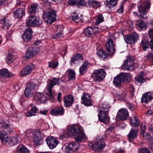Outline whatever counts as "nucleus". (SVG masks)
I'll return each mask as SVG.
<instances>
[{
  "label": "nucleus",
  "instance_id": "nucleus-30",
  "mask_svg": "<svg viewBox=\"0 0 153 153\" xmlns=\"http://www.w3.org/2000/svg\"><path fill=\"white\" fill-rule=\"evenodd\" d=\"M119 75L123 82H127L131 80V75L129 73L122 72Z\"/></svg>",
  "mask_w": 153,
  "mask_h": 153
},
{
  "label": "nucleus",
  "instance_id": "nucleus-39",
  "mask_svg": "<svg viewBox=\"0 0 153 153\" xmlns=\"http://www.w3.org/2000/svg\"><path fill=\"white\" fill-rule=\"evenodd\" d=\"M38 109L35 106H32L29 111L26 114V116L30 117L34 116L37 113Z\"/></svg>",
  "mask_w": 153,
  "mask_h": 153
},
{
  "label": "nucleus",
  "instance_id": "nucleus-48",
  "mask_svg": "<svg viewBox=\"0 0 153 153\" xmlns=\"http://www.w3.org/2000/svg\"><path fill=\"white\" fill-rule=\"evenodd\" d=\"M24 93L26 97H29L33 94L34 92L26 87L25 89Z\"/></svg>",
  "mask_w": 153,
  "mask_h": 153
},
{
  "label": "nucleus",
  "instance_id": "nucleus-45",
  "mask_svg": "<svg viewBox=\"0 0 153 153\" xmlns=\"http://www.w3.org/2000/svg\"><path fill=\"white\" fill-rule=\"evenodd\" d=\"M70 18L76 22H78L81 20V19L79 17L78 14L75 13H71Z\"/></svg>",
  "mask_w": 153,
  "mask_h": 153
},
{
  "label": "nucleus",
  "instance_id": "nucleus-51",
  "mask_svg": "<svg viewBox=\"0 0 153 153\" xmlns=\"http://www.w3.org/2000/svg\"><path fill=\"white\" fill-rule=\"evenodd\" d=\"M58 63L57 62L52 61L48 62L49 67L51 68H55L58 66Z\"/></svg>",
  "mask_w": 153,
  "mask_h": 153
},
{
  "label": "nucleus",
  "instance_id": "nucleus-24",
  "mask_svg": "<svg viewBox=\"0 0 153 153\" xmlns=\"http://www.w3.org/2000/svg\"><path fill=\"white\" fill-rule=\"evenodd\" d=\"M83 60L81 54L80 53L77 54L75 56L72 57L71 60V66L76 65H77L79 64L80 60Z\"/></svg>",
  "mask_w": 153,
  "mask_h": 153
},
{
  "label": "nucleus",
  "instance_id": "nucleus-42",
  "mask_svg": "<svg viewBox=\"0 0 153 153\" xmlns=\"http://www.w3.org/2000/svg\"><path fill=\"white\" fill-rule=\"evenodd\" d=\"M39 8V5L36 4H31L30 8L29 11L31 14L35 13Z\"/></svg>",
  "mask_w": 153,
  "mask_h": 153
},
{
  "label": "nucleus",
  "instance_id": "nucleus-49",
  "mask_svg": "<svg viewBox=\"0 0 153 153\" xmlns=\"http://www.w3.org/2000/svg\"><path fill=\"white\" fill-rule=\"evenodd\" d=\"M62 34V33H59L58 32L57 33L53 35L52 38L54 39L60 40L63 37Z\"/></svg>",
  "mask_w": 153,
  "mask_h": 153
},
{
  "label": "nucleus",
  "instance_id": "nucleus-7",
  "mask_svg": "<svg viewBox=\"0 0 153 153\" xmlns=\"http://www.w3.org/2000/svg\"><path fill=\"white\" fill-rule=\"evenodd\" d=\"M50 83L47 87L48 91L47 94L50 97L53 98V96L52 90L54 86L59 84L61 82V80L59 78L53 77L52 80H50Z\"/></svg>",
  "mask_w": 153,
  "mask_h": 153
},
{
  "label": "nucleus",
  "instance_id": "nucleus-13",
  "mask_svg": "<svg viewBox=\"0 0 153 153\" xmlns=\"http://www.w3.org/2000/svg\"><path fill=\"white\" fill-rule=\"evenodd\" d=\"M99 31V28L95 27H88L85 29L83 33L85 36L89 37L92 35L95 34L96 33Z\"/></svg>",
  "mask_w": 153,
  "mask_h": 153
},
{
  "label": "nucleus",
  "instance_id": "nucleus-27",
  "mask_svg": "<svg viewBox=\"0 0 153 153\" xmlns=\"http://www.w3.org/2000/svg\"><path fill=\"white\" fill-rule=\"evenodd\" d=\"M13 74L10 72L6 69H2L0 70V77L3 78H7L12 76Z\"/></svg>",
  "mask_w": 153,
  "mask_h": 153
},
{
  "label": "nucleus",
  "instance_id": "nucleus-36",
  "mask_svg": "<svg viewBox=\"0 0 153 153\" xmlns=\"http://www.w3.org/2000/svg\"><path fill=\"white\" fill-rule=\"evenodd\" d=\"M122 81L119 75L114 78L113 83L116 87L118 88L121 86L122 84Z\"/></svg>",
  "mask_w": 153,
  "mask_h": 153
},
{
  "label": "nucleus",
  "instance_id": "nucleus-21",
  "mask_svg": "<svg viewBox=\"0 0 153 153\" xmlns=\"http://www.w3.org/2000/svg\"><path fill=\"white\" fill-rule=\"evenodd\" d=\"M0 23L2 25V28L4 29H7L11 26L10 23V19L7 16L2 17L1 19Z\"/></svg>",
  "mask_w": 153,
  "mask_h": 153
},
{
  "label": "nucleus",
  "instance_id": "nucleus-43",
  "mask_svg": "<svg viewBox=\"0 0 153 153\" xmlns=\"http://www.w3.org/2000/svg\"><path fill=\"white\" fill-rule=\"evenodd\" d=\"M141 47H142L144 51L149 47L148 41L146 38H143L140 44Z\"/></svg>",
  "mask_w": 153,
  "mask_h": 153
},
{
  "label": "nucleus",
  "instance_id": "nucleus-38",
  "mask_svg": "<svg viewBox=\"0 0 153 153\" xmlns=\"http://www.w3.org/2000/svg\"><path fill=\"white\" fill-rule=\"evenodd\" d=\"M104 3L107 7L111 8L114 7L117 2L116 0H106L105 1Z\"/></svg>",
  "mask_w": 153,
  "mask_h": 153
},
{
  "label": "nucleus",
  "instance_id": "nucleus-61",
  "mask_svg": "<svg viewBox=\"0 0 153 153\" xmlns=\"http://www.w3.org/2000/svg\"><path fill=\"white\" fill-rule=\"evenodd\" d=\"M10 139L7 135L1 141L3 142L4 141L6 144H9Z\"/></svg>",
  "mask_w": 153,
  "mask_h": 153
},
{
  "label": "nucleus",
  "instance_id": "nucleus-18",
  "mask_svg": "<svg viewBox=\"0 0 153 153\" xmlns=\"http://www.w3.org/2000/svg\"><path fill=\"white\" fill-rule=\"evenodd\" d=\"M138 38V35L136 33L132 35H126L124 36L125 42L128 44H134Z\"/></svg>",
  "mask_w": 153,
  "mask_h": 153
},
{
  "label": "nucleus",
  "instance_id": "nucleus-17",
  "mask_svg": "<svg viewBox=\"0 0 153 153\" xmlns=\"http://www.w3.org/2000/svg\"><path fill=\"white\" fill-rule=\"evenodd\" d=\"M44 136L39 130L37 131L34 137V142L36 145L42 144L43 141Z\"/></svg>",
  "mask_w": 153,
  "mask_h": 153
},
{
  "label": "nucleus",
  "instance_id": "nucleus-35",
  "mask_svg": "<svg viewBox=\"0 0 153 153\" xmlns=\"http://www.w3.org/2000/svg\"><path fill=\"white\" fill-rule=\"evenodd\" d=\"M138 131L133 128H131L128 135L129 140L131 141L136 138L137 135Z\"/></svg>",
  "mask_w": 153,
  "mask_h": 153
},
{
  "label": "nucleus",
  "instance_id": "nucleus-15",
  "mask_svg": "<svg viewBox=\"0 0 153 153\" xmlns=\"http://www.w3.org/2000/svg\"><path fill=\"white\" fill-rule=\"evenodd\" d=\"M40 51V49L38 47L30 48L27 51L25 57L27 59L32 58Z\"/></svg>",
  "mask_w": 153,
  "mask_h": 153
},
{
  "label": "nucleus",
  "instance_id": "nucleus-28",
  "mask_svg": "<svg viewBox=\"0 0 153 153\" xmlns=\"http://www.w3.org/2000/svg\"><path fill=\"white\" fill-rule=\"evenodd\" d=\"M144 73L142 72L139 74L135 77L136 83L137 84H139L140 85L146 82V79L143 77Z\"/></svg>",
  "mask_w": 153,
  "mask_h": 153
},
{
  "label": "nucleus",
  "instance_id": "nucleus-29",
  "mask_svg": "<svg viewBox=\"0 0 153 153\" xmlns=\"http://www.w3.org/2000/svg\"><path fill=\"white\" fill-rule=\"evenodd\" d=\"M63 100L65 104L67 105H71L73 103L74 99L71 95H68L65 96Z\"/></svg>",
  "mask_w": 153,
  "mask_h": 153
},
{
  "label": "nucleus",
  "instance_id": "nucleus-60",
  "mask_svg": "<svg viewBox=\"0 0 153 153\" xmlns=\"http://www.w3.org/2000/svg\"><path fill=\"white\" fill-rule=\"evenodd\" d=\"M148 130L149 132L153 134V124H150L148 126Z\"/></svg>",
  "mask_w": 153,
  "mask_h": 153
},
{
  "label": "nucleus",
  "instance_id": "nucleus-46",
  "mask_svg": "<svg viewBox=\"0 0 153 153\" xmlns=\"http://www.w3.org/2000/svg\"><path fill=\"white\" fill-rule=\"evenodd\" d=\"M95 24L98 25L100 23L103 22L104 21V18L102 16L100 15L97 16L95 17Z\"/></svg>",
  "mask_w": 153,
  "mask_h": 153
},
{
  "label": "nucleus",
  "instance_id": "nucleus-50",
  "mask_svg": "<svg viewBox=\"0 0 153 153\" xmlns=\"http://www.w3.org/2000/svg\"><path fill=\"white\" fill-rule=\"evenodd\" d=\"M146 59L149 61L153 62V51L149 53L145 56Z\"/></svg>",
  "mask_w": 153,
  "mask_h": 153
},
{
  "label": "nucleus",
  "instance_id": "nucleus-3",
  "mask_svg": "<svg viewBox=\"0 0 153 153\" xmlns=\"http://www.w3.org/2000/svg\"><path fill=\"white\" fill-rule=\"evenodd\" d=\"M110 107L109 106H100L98 109L100 115H98L99 121L105 124L109 122V118L107 113Z\"/></svg>",
  "mask_w": 153,
  "mask_h": 153
},
{
  "label": "nucleus",
  "instance_id": "nucleus-54",
  "mask_svg": "<svg viewBox=\"0 0 153 153\" xmlns=\"http://www.w3.org/2000/svg\"><path fill=\"white\" fill-rule=\"evenodd\" d=\"M27 87L34 92L35 88V85L32 82H30L27 84Z\"/></svg>",
  "mask_w": 153,
  "mask_h": 153
},
{
  "label": "nucleus",
  "instance_id": "nucleus-52",
  "mask_svg": "<svg viewBox=\"0 0 153 153\" xmlns=\"http://www.w3.org/2000/svg\"><path fill=\"white\" fill-rule=\"evenodd\" d=\"M76 5H83L85 6L87 3L83 0H76Z\"/></svg>",
  "mask_w": 153,
  "mask_h": 153
},
{
  "label": "nucleus",
  "instance_id": "nucleus-64",
  "mask_svg": "<svg viewBox=\"0 0 153 153\" xmlns=\"http://www.w3.org/2000/svg\"><path fill=\"white\" fill-rule=\"evenodd\" d=\"M148 33L150 38L153 37V29L150 28L148 31Z\"/></svg>",
  "mask_w": 153,
  "mask_h": 153
},
{
  "label": "nucleus",
  "instance_id": "nucleus-57",
  "mask_svg": "<svg viewBox=\"0 0 153 153\" xmlns=\"http://www.w3.org/2000/svg\"><path fill=\"white\" fill-rule=\"evenodd\" d=\"M143 136V137L144 139L146 140H149L152 137L151 135L147 132H142V133Z\"/></svg>",
  "mask_w": 153,
  "mask_h": 153
},
{
  "label": "nucleus",
  "instance_id": "nucleus-63",
  "mask_svg": "<svg viewBox=\"0 0 153 153\" xmlns=\"http://www.w3.org/2000/svg\"><path fill=\"white\" fill-rule=\"evenodd\" d=\"M141 133H142L144 131L145 128V126L144 123H142L140 125Z\"/></svg>",
  "mask_w": 153,
  "mask_h": 153
},
{
  "label": "nucleus",
  "instance_id": "nucleus-25",
  "mask_svg": "<svg viewBox=\"0 0 153 153\" xmlns=\"http://www.w3.org/2000/svg\"><path fill=\"white\" fill-rule=\"evenodd\" d=\"M36 100L42 103L45 104L47 101V98L42 93L37 92L35 96Z\"/></svg>",
  "mask_w": 153,
  "mask_h": 153
},
{
  "label": "nucleus",
  "instance_id": "nucleus-32",
  "mask_svg": "<svg viewBox=\"0 0 153 153\" xmlns=\"http://www.w3.org/2000/svg\"><path fill=\"white\" fill-rule=\"evenodd\" d=\"M16 153H29L28 149L22 144H21L17 147Z\"/></svg>",
  "mask_w": 153,
  "mask_h": 153
},
{
  "label": "nucleus",
  "instance_id": "nucleus-12",
  "mask_svg": "<svg viewBox=\"0 0 153 153\" xmlns=\"http://www.w3.org/2000/svg\"><path fill=\"white\" fill-rule=\"evenodd\" d=\"M35 68V64L31 63L22 69L20 73L21 76H26L30 74Z\"/></svg>",
  "mask_w": 153,
  "mask_h": 153
},
{
  "label": "nucleus",
  "instance_id": "nucleus-19",
  "mask_svg": "<svg viewBox=\"0 0 153 153\" xmlns=\"http://www.w3.org/2000/svg\"><path fill=\"white\" fill-rule=\"evenodd\" d=\"M64 111L62 107H59L52 109L50 114L54 116H62L64 114Z\"/></svg>",
  "mask_w": 153,
  "mask_h": 153
},
{
  "label": "nucleus",
  "instance_id": "nucleus-9",
  "mask_svg": "<svg viewBox=\"0 0 153 153\" xmlns=\"http://www.w3.org/2000/svg\"><path fill=\"white\" fill-rule=\"evenodd\" d=\"M128 116L129 113L127 109L122 108L118 110L116 119L118 121L125 120Z\"/></svg>",
  "mask_w": 153,
  "mask_h": 153
},
{
  "label": "nucleus",
  "instance_id": "nucleus-33",
  "mask_svg": "<svg viewBox=\"0 0 153 153\" xmlns=\"http://www.w3.org/2000/svg\"><path fill=\"white\" fill-rule=\"evenodd\" d=\"M137 25L141 30L146 29L148 26L147 23L141 19H139L137 21Z\"/></svg>",
  "mask_w": 153,
  "mask_h": 153
},
{
  "label": "nucleus",
  "instance_id": "nucleus-22",
  "mask_svg": "<svg viewBox=\"0 0 153 153\" xmlns=\"http://www.w3.org/2000/svg\"><path fill=\"white\" fill-rule=\"evenodd\" d=\"M78 147V146L76 143L75 142H72L66 146L65 151L67 153H71L76 150Z\"/></svg>",
  "mask_w": 153,
  "mask_h": 153
},
{
  "label": "nucleus",
  "instance_id": "nucleus-5",
  "mask_svg": "<svg viewBox=\"0 0 153 153\" xmlns=\"http://www.w3.org/2000/svg\"><path fill=\"white\" fill-rule=\"evenodd\" d=\"M27 21L26 24L28 26H38L41 25L42 22L41 19L33 16L28 17L27 19Z\"/></svg>",
  "mask_w": 153,
  "mask_h": 153
},
{
  "label": "nucleus",
  "instance_id": "nucleus-58",
  "mask_svg": "<svg viewBox=\"0 0 153 153\" xmlns=\"http://www.w3.org/2000/svg\"><path fill=\"white\" fill-rule=\"evenodd\" d=\"M139 150H140L139 153H150V152L146 148H143L142 149Z\"/></svg>",
  "mask_w": 153,
  "mask_h": 153
},
{
  "label": "nucleus",
  "instance_id": "nucleus-40",
  "mask_svg": "<svg viewBox=\"0 0 153 153\" xmlns=\"http://www.w3.org/2000/svg\"><path fill=\"white\" fill-rule=\"evenodd\" d=\"M88 3L89 7L95 9L97 8L100 6L99 2L94 0H88Z\"/></svg>",
  "mask_w": 153,
  "mask_h": 153
},
{
  "label": "nucleus",
  "instance_id": "nucleus-34",
  "mask_svg": "<svg viewBox=\"0 0 153 153\" xmlns=\"http://www.w3.org/2000/svg\"><path fill=\"white\" fill-rule=\"evenodd\" d=\"M22 139L19 135H16L10 139L9 144L11 145H14L19 143Z\"/></svg>",
  "mask_w": 153,
  "mask_h": 153
},
{
  "label": "nucleus",
  "instance_id": "nucleus-62",
  "mask_svg": "<svg viewBox=\"0 0 153 153\" xmlns=\"http://www.w3.org/2000/svg\"><path fill=\"white\" fill-rule=\"evenodd\" d=\"M12 32L10 31L6 35V38L7 39H10L12 38Z\"/></svg>",
  "mask_w": 153,
  "mask_h": 153
},
{
  "label": "nucleus",
  "instance_id": "nucleus-8",
  "mask_svg": "<svg viewBox=\"0 0 153 153\" xmlns=\"http://www.w3.org/2000/svg\"><path fill=\"white\" fill-rule=\"evenodd\" d=\"M135 59L133 56H129L125 61L124 64L122 66V68L124 71H131L133 69L132 66Z\"/></svg>",
  "mask_w": 153,
  "mask_h": 153
},
{
  "label": "nucleus",
  "instance_id": "nucleus-47",
  "mask_svg": "<svg viewBox=\"0 0 153 153\" xmlns=\"http://www.w3.org/2000/svg\"><path fill=\"white\" fill-rule=\"evenodd\" d=\"M67 72L69 76V79L70 80H71L75 79V73L73 70H69Z\"/></svg>",
  "mask_w": 153,
  "mask_h": 153
},
{
  "label": "nucleus",
  "instance_id": "nucleus-4",
  "mask_svg": "<svg viewBox=\"0 0 153 153\" xmlns=\"http://www.w3.org/2000/svg\"><path fill=\"white\" fill-rule=\"evenodd\" d=\"M56 12L52 10L44 13L42 16L43 20L48 24H51L56 21Z\"/></svg>",
  "mask_w": 153,
  "mask_h": 153
},
{
  "label": "nucleus",
  "instance_id": "nucleus-37",
  "mask_svg": "<svg viewBox=\"0 0 153 153\" xmlns=\"http://www.w3.org/2000/svg\"><path fill=\"white\" fill-rule=\"evenodd\" d=\"M88 63L87 61H85L79 68V72L80 74L82 75L86 71Z\"/></svg>",
  "mask_w": 153,
  "mask_h": 153
},
{
  "label": "nucleus",
  "instance_id": "nucleus-53",
  "mask_svg": "<svg viewBox=\"0 0 153 153\" xmlns=\"http://www.w3.org/2000/svg\"><path fill=\"white\" fill-rule=\"evenodd\" d=\"M56 27L57 32L59 33H63L64 27L63 25H60L58 26H56Z\"/></svg>",
  "mask_w": 153,
  "mask_h": 153
},
{
  "label": "nucleus",
  "instance_id": "nucleus-55",
  "mask_svg": "<svg viewBox=\"0 0 153 153\" xmlns=\"http://www.w3.org/2000/svg\"><path fill=\"white\" fill-rule=\"evenodd\" d=\"M32 37V36L27 35L26 34H25L23 33V40L25 42H29L31 39Z\"/></svg>",
  "mask_w": 153,
  "mask_h": 153
},
{
  "label": "nucleus",
  "instance_id": "nucleus-31",
  "mask_svg": "<svg viewBox=\"0 0 153 153\" xmlns=\"http://www.w3.org/2000/svg\"><path fill=\"white\" fill-rule=\"evenodd\" d=\"M25 9H19L13 12L14 17L16 18H22L24 15Z\"/></svg>",
  "mask_w": 153,
  "mask_h": 153
},
{
  "label": "nucleus",
  "instance_id": "nucleus-16",
  "mask_svg": "<svg viewBox=\"0 0 153 153\" xmlns=\"http://www.w3.org/2000/svg\"><path fill=\"white\" fill-rule=\"evenodd\" d=\"M45 140L48 145L51 149L55 147L59 143L57 139L51 136L48 137Z\"/></svg>",
  "mask_w": 153,
  "mask_h": 153
},
{
  "label": "nucleus",
  "instance_id": "nucleus-56",
  "mask_svg": "<svg viewBox=\"0 0 153 153\" xmlns=\"http://www.w3.org/2000/svg\"><path fill=\"white\" fill-rule=\"evenodd\" d=\"M32 33L33 31L32 29L30 28L29 27L26 29L25 31L23 33L32 36Z\"/></svg>",
  "mask_w": 153,
  "mask_h": 153
},
{
  "label": "nucleus",
  "instance_id": "nucleus-1",
  "mask_svg": "<svg viewBox=\"0 0 153 153\" xmlns=\"http://www.w3.org/2000/svg\"><path fill=\"white\" fill-rule=\"evenodd\" d=\"M67 133L69 135L73 136L75 140L77 142H81L85 138L82 128L77 125L69 127Z\"/></svg>",
  "mask_w": 153,
  "mask_h": 153
},
{
  "label": "nucleus",
  "instance_id": "nucleus-11",
  "mask_svg": "<svg viewBox=\"0 0 153 153\" xmlns=\"http://www.w3.org/2000/svg\"><path fill=\"white\" fill-rule=\"evenodd\" d=\"M35 68V64L31 63L22 69L20 73L21 76H26L30 74Z\"/></svg>",
  "mask_w": 153,
  "mask_h": 153
},
{
  "label": "nucleus",
  "instance_id": "nucleus-6",
  "mask_svg": "<svg viewBox=\"0 0 153 153\" xmlns=\"http://www.w3.org/2000/svg\"><path fill=\"white\" fill-rule=\"evenodd\" d=\"M106 73L103 69H99L94 71L91 78L95 82L102 80L105 77Z\"/></svg>",
  "mask_w": 153,
  "mask_h": 153
},
{
  "label": "nucleus",
  "instance_id": "nucleus-59",
  "mask_svg": "<svg viewBox=\"0 0 153 153\" xmlns=\"http://www.w3.org/2000/svg\"><path fill=\"white\" fill-rule=\"evenodd\" d=\"M123 3H121L119 8L118 9L117 12L119 13H122L123 12Z\"/></svg>",
  "mask_w": 153,
  "mask_h": 153
},
{
  "label": "nucleus",
  "instance_id": "nucleus-14",
  "mask_svg": "<svg viewBox=\"0 0 153 153\" xmlns=\"http://www.w3.org/2000/svg\"><path fill=\"white\" fill-rule=\"evenodd\" d=\"M116 45L113 40L111 38L108 39V41L106 44L107 50L111 54H113L116 51Z\"/></svg>",
  "mask_w": 153,
  "mask_h": 153
},
{
  "label": "nucleus",
  "instance_id": "nucleus-10",
  "mask_svg": "<svg viewBox=\"0 0 153 153\" xmlns=\"http://www.w3.org/2000/svg\"><path fill=\"white\" fill-rule=\"evenodd\" d=\"M105 138V137H103L100 138L99 137L97 138V141H95V143L93 144L91 146L93 150L96 151H100L104 148L105 146V143L102 142V140Z\"/></svg>",
  "mask_w": 153,
  "mask_h": 153
},
{
  "label": "nucleus",
  "instance_id": "nucleus-2",
  "mask_svg": "<svg viewBox=\"0 0 153 153\" xmlns=\"http://www.w3.org/2000/svg\"><path fill=\"white\" fill-rule=\"evenodd\" d=\"M150 5L151 3L150 1H145L142 3L138 7L139 12L141 14L140 15H138L137 13L135 12H133V14L143 19H147L148 16L146 15V13L149 10Z\"/></svg>",
  "mask_w": 153,
  "mask_h": 153
},
{
  "label": "nucleus",
  "instance_id": "nucleus-26",
  "mask_svg": "<svg viewBox=\"0 0 153 153\" xmlns=\"http://www.w3.org/2000/svg\"><path fill=\"white\" fill-rule=\"evenodd\" d=\"M83 101L82 103L85 105H91V97L87 93H84L82 97Z\"/></svg>",
  "mask_w": 153,
  "mask_h": 153
},
{
  "label": "nucleus",
  "instance_id": "nucleus-44",
  "mask_svg": "<svg viewBox=\"0 0 153 153\" xmlns=\"http://www.w3.org/2000/svg\"><path fill=\"white\" fill-rule=\"evenodd\" d=\"M97 53L98 55L102 59L107 58L110 56L109 54H108L105 51L102 50H99Z\"/></svg>",
  "mask_w": 153,
  "mask_h": 153
},
{
  "label": "nucleus",
  "instance_id": "nucleus-23",
  "mask_svg": "<svg viewBox=\"0 0 153 153\" xmlns=\"http://www.w3.org/2000/svg\"><path fill=\"white\" fill-rule=\"evenodd\" d=\"M153 99V93L148 92L144 94L143 95L141 101L142 102H144L147 104L150 102Z\"/></svg>",
  "mask_w": 153,
  "mask_h": 153
},
{
  "label": "nucleus",
  "instance_id": "nucleus-41",
  "mask_svg": "<svg viewBox=\"0 0 153 153\" xmlns=\"http://www.w3.org/2000/svg\"><path fill=\"white\" fill-rule=\"evenodd\" d=\"M130 122L131 126L134 127L138 126L140 124V121L135 116L131 118Z\"/></svg>",
  "mask_w": 153,
  "mask_h": 153
},
{
  "label": "nucleus",
  "instance_id": "nucleus-20",
  "mask_svg": "<svg viewBox=\"0 0 153 153\" xmlns=\"http://www.w3.org/2000/svg\"><path fill=\"white\" fill-rule=\"evenodd\" d=\"M5 129L9 132H11L13 130V126L12 124L6 123L2 121L0 122V130Z\"/></svg>",
  "mask_w": 153,
  "mask_h": 153
}]
</instances>
